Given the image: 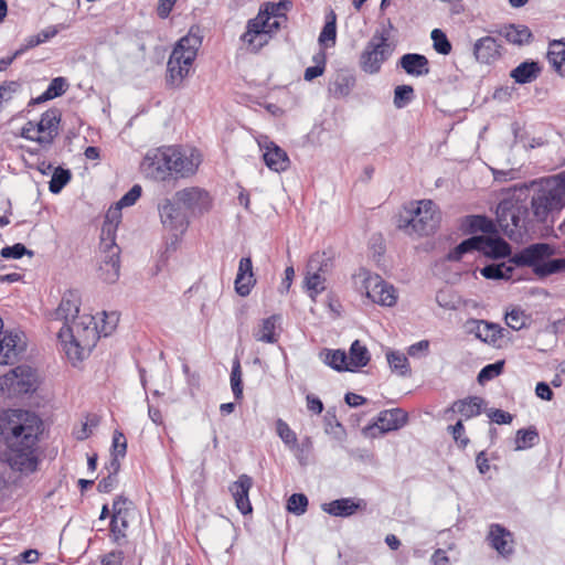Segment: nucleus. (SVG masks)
I'll use <instances>...</instances> for the list:
<instances>
[{
    "instance_id": "obj_36",
    "label": "nucleus",
    "mask_w": 565,
    "mask_h": 565,
    "mask_svg": "<svg viewBox=\"0 0 565 565\" xmlns=\"http://www.w3.org/2000/svg\"><path fill=\"white\" fill-rule=\"evenodd\" d=\"M321 356L323 358V362L327 365H329L330 367H332L333 370L339 371V372H343V371L351 372V367L349 366L348 355H347L345 351L340 350V349H338V350L326 349L321 353Z\"/></svg>"
},
{
    "instance_id": "obj_33",
    "label": "nucleus",
    "mask_w": 565,
    "mask_h": 565,
    "mask_svg": "<svg viewBox=\"0 0 565 565\" xmlns=\"http://www.w3.org/2000/svg\"><path fill=\"white\" fill-rule=\"evenodd\" d=\"M279 321L280 316L277 315H273L266 319H263L257 330L254 332V338L260 342L276 343L278 341L276 327Z\"/></svg>"
},
{
    "instance_id": "obj_22",
    "label": "nucleus",
    "mask_w": 565,
    "mask_h": 565,
    "mask_svg": "<svg viewBox=\"0 0 565 565\" xmlns=\"http://www.w3.org/2000/svg\"><path fill=\"white\" fill-rule=\"evenodd\" d=\"M323 512L340 518H349L358 510H365L366 502L363 499L342 498L321 505Z\"/></svg>"
},
{
    "instance_id": "obj_64",
    "label": "nucleus",
    "mask_w": 565,
    "mask_h": 565,
    "mask_svg": "<svg viewBox=\"0 0 565 565\" xmlns=\"http://www.w3.org/2000/svg\"><path fill=\"white\" fill-rule=\"evenodd\" d=\"M124 561V553L121 551H111L105 554L100 563L103 565H121Z\"/></svg>"
},
{
    "instance_id": "obj_57",
    "label": "nucleus",
    "mask_w": 565,
    "mask_h": 565,
    "mask_svg": "<svg viewBox=\"0 0 565 565\" xmlns=\"http://www.w3.org/2000/svg\"><path fill=\"white\" fill-rule=\"evenodd\" d=\"M448 431L451 434L459 448L465 449L469 445L470 439L465 435L462 419H459L455 425L448 426Z\"/></svg>"
},
{
    "instance_id": "obj_10",
    "label": "nucleus",
    "mask_w": 565,
    "mask_h": 565,
    "mask_svg": "<svg viewBox=\"0 0 565 565\" xmlns=\"http://www.w3.org/2000/svg\"><path fill=\"white\" fill-rule=\"evenodd\" d=\"M526 210L512 202H501L497 207V220L500 228L510 238L521 236L525 231Z\"/></svg>"
},
{
    "instance_id": "obj_62",
    "label": "nucleus",
    "mask_w": 565,
    "mask_h": 565,
    "mask_svg": "<svg viewBox=\"0 0 565 565\" xmlns=\"http://www.w3.org/2000/svg\"><path fill=\"white\" fill-rule=\"evenodd\" d=\"M20 84L17 81L3 82L0 84V104L8 102L13 97V94L19 89Z\"/></svg>"
},
{
    "instance_id": "obj_45",
    "label": "nucleus",
    "mask_w": 565,
    "mask_h": 565,
    "mask_svg": "<svg viewBox=\"0 0 565 565\" xmlns=\"http://www.w3.org/2000/svg\"><path fill=\"white\" fill-rule=\"evenodd\" d=\"M116 231L117 226L114 222H104L100 232L99 249L109 248L111 250L113 247H119L116 244Z\"/></svg>"
},
{
    "instance_id": "obj_35",
    "label": "nucleus",
    "mask_w": 565,
    "mask_h": 565,
    "mask_svg": "<svg viewBox=\"0 0 565 565\" xmlns=\"http://www.w3.org/2000/svg\"><path fill=\"white\" fill-rule=\"evenodd\" d=\"M514 266H516V265L514 263H510V258H509L508 262H503L501 264H491V265L484 266L480 270V273L487 279L510 280V279H514V276H513Z\"/></svg>"
},
{
    "instance_id": "obj_54",
    "label": "nucleus",
    "mask_w": 565,
    "mask_h": 565,
    "mask_svg": "<svg viewBox=\"0 0 565 565\" xmlns=\"http://www.w3.org/2000/svg\"><path fill=\"white\" fill-rule=\"evenodd\" d=\"M503 364V361H499L482 367L477 377L478 382L480 384H484L486 382H489L499 376L502 373Z\"/></svg>"
},
{
    "instance_id": "obj_13",
    "label": "nucleus",
    "mask_w": 565,
    "mask_h": 565,
    "mask_svg": "<svg viewBox=\"0 0 565 565\" xmlns=\"http://www.w3.org/2000/svg\"><path fill=\"white\" fill-rule=\"evenodd\" d=\"M171 156L172 174L180 178H189L196 173L202 158L198 150H183L179 147H169Z\"/></svg>"
},
{
    "instance_id": "obj_46",
    "label": "nucleus",
    "mask_w": 565,
    "mask_h": 565,
    "mask_svg": "<svg viewBox=\"0 0 565 565\" xmlns=\"http://www.w3.org/2000/svg\"><path fill=\"white\" fill-rule=\"evenodd\" d=\"M335 13L331 10L327 15L326 23L319 34V43L327 44L328 42H332L334 44L337 38V24H335Z\"/></svg>"
},
{
    "instance_id": "obj_31",
    "label": "nucleus",
    "mask_w": 565,
    "mask_h": 565,
    "mask_svg": "<svg viewBox=\"0 0 565 565\" xmlns=\"http://www.w3.org/2000/svg\"><path fill=\"white\" fill-rule=\"evenodd\" d=\"M475 328L471 330L478 339L486 343L495 344L503 337V329L495 323L483 320H473Z\"/></svg>"
},
{
    "instance_id": "obj_23",
    "label": "nucleus",
    "mask_w": 565,
    "mask_h": 565,
    "mask_svg": "<svg viewBox=\"0 0 565 565\" xmlns=\"http://www.w3.org/2000/svg\"><path fill=\"white\" fill-rule=\"evenodd\" d=\"M483 398L479 396H469L455 401L450 407L446 408L444 414L447 419H452V414L458 413L463 419H470L481 414Z\"/></svg>"
},
{
    "instance_id": "obj_39",
    "label": "nucleus",
    "mask_w": 565,
    "mask_h": 565,
    "mask_svg": "<svg viewBox=\"0 0 565 565\" xmlns=\"http://www.w3.org/2000/svg\"><path fill=\"white\" fill-rule=\"evenodd\" d=\"M355 85V77L350 74H340L331 85L330 90L337 98L348 96Z\"/></svg>"
},
{
    "instance_id": "obj_63",
    "label": "nucleus",
    "mask_w": 565,
    "mask_h": 565,
    "mask_svg": "<svg viewBox=\"0 0 565 565\" xmlns=\"http://www.w3.org/2000/svg\"><path fill=\"white\" fill-rule=\"evenodd\" d=\"M488 416L493 423L499 425L511 424L513 420V416L510 413L498 408L490 409Z\"/></svg>"
},
{
    "instance_id": "obj_16",
    "label": "nucleus",
    "mask_w": 565,
    "mask_h": 565,
    "mask_svg": "<svg viewBox=\"0 0 565 565\" xmlns=\"http://www.w3.org/2000/svg\"><path fill=\"white\" fill-rule=\"evenodd\" d=\"M0 339V364H13L26 349L25 335L20 332H2Z\"/></svg>"
},
{
    "instance_id": "obj_52",
    "label": "nucleus",
    "mask_w": 565,
    "mask_h": 565,
    "mask_svg": "<svg viewBox=\"0 0 565 565\" xmlns=\"http://www.w3.org/2000/svg\"><path fill=\"white\" fill-rule=\"evenodd\" d=\"M308 498L303 493H294L287 501V510L296 515H301L307 511Z\"/></svg>"
},
{
    "instance_id": "obj_32",
    "label": "nucleus",
    "mask_w": 565,
    "mask_h": 565,
    "mask_svg": "<svg viewBox=\"0 0 565 565\" xmlns=\"http://www.w3.org/2000/svg\"><path fill=\"white\" fill-rule=\"evenodd\" d=\"M541 71L539 62L525 61L513 68L510 76L518 84H527L534 82L540 76Z\"/></svg>"
},
{
    "instance_id": "obj_6",
    "label": "nucleus",
    "mask_w": 565,
    "mask_h": 565,
    "mask_svg": "<svg viewBox=\"0 0 565 565\" xmlns=\"http://www.w3.org/2000/svg\"><path fill=\"white\" fill-rule=\"evenodd\" d=\"M565 207V188L558 179L546 180L531 199V210L536 222L554 223L555 216Z\"/></svg>"
},
{
    "instance_id": "obj_38",
    "label": "nucleus",
    "mask_w": 565,
    "mask_h": 565,
    "mask_svg": "<svg viewBox=\"0 0 565 565\" xmlns=\"http://www.w3.org/2000/svg\"><path fill=\"white\" fill-rule=\"evenodd\" d=\"M386 360L392 372L399 376H407L411 374L408 359L403 352L390 350L386 352Z\"/></svg>"
},
{
    "instance_id": "obj_5",
    "label": "nucleus",
    "mask_w": 565,
    "mask_h": 565,
    "mask_svg": "<svg viewBox=\"0 0 565 565\" xmlns=\"http://www.w3.org/2000/svg\"><path fill=\"white\" fill-rule=\"evenodd\" d=\"M201 45L202 36L199 28H191L189 33L177 42L167 65L169 85L179 86L189 75Z\"/></svg>"
},
{
    "instance_id": "obj_18",
    "label": "nucleus",
    "mask_w": 565,
    "mask_h": 565,
    "mask_svg": "<svg viewBox=\"0 0 565 565\" xmlns=\"http://www.w3.org/2000/svg\"><path fill=\"white\" fill-rule=\"evenodd\" d=\"M98 277L107 282L114 284L120 275V247L99 249Z\"/></svg>"
},
{
    "instance_id": "obj_49",
    "label": "nucleus",
    "mask_w": 565,
    "mask_h": 565,
    "mask_svg": "<svg viewBox=\"0 0 565 565\" xmlns=\"http://www.w3.org/2000/svg\"><path fill=\"white\" fill-rule=\"evenodd\" d=\"M276 430L282 443L289 447V449H295L297 446V436L296 433L289 427V425L282 420L281 418L276 422Z\"/></svg>"
},
{
    "instance_id": "obj_21",
    "label": "nucleus",
    "mask_w": 565,
    "mask_h": 565,
    "mask_svg": "<svg viewBox=\"0 0 565 565\" xmlns=\"http://www.w3.org/2000/svg\"><path fill=\"white\" fill-rule=\"evenodd\" d=\"M81 296L77 290L66 291L58 307L52 312L53 320L63 321L64 324L76 318L79 313Z\"/></svg>"
},
{
    "instance_id": "obj_20",
    "label": "nucleus",
    "mask_w": 565,
    "mask_h": 565,
    "mask_svg": "<svg viewBox=\"0 0 565 565\" xmlns=\"http://www.w3.org/2000/svg\"><path fill=\"white\" fill-rule=\"evenodd\" d=\"M472 53L477 62L491 64L502 56V45L493 36H482L475 42Z\"/></svg>"
},
{
    "instance_id": "obj_50",
    "label": "nucleus",
    "mask_w": 565,
    "mask_h": 565,
    "mask_svg": "<svg viewBox=\"0 0 565 565\" xmlns=\"http://www.w3.org/2000/svg\"><path fill=\"white\" fill-rule=\"evenodd\" d=\"M330 267V258L324 253H315L307 263V270L310 273L326 274Z\"/></svg>"
},
{
    "instance_id": "obj_55",
    "label": "nucleus",
    "mask_w": 565,
    "mask_h": 565,
    "mask_svg": "<svg viewBox=\"0 0 565 565\" xmlns=\"http://www.w3.org/2000/svg\"><path fill=\"white\" fill-rule=\"evenodd\" d=\"M527 317L521 309L514 308L505 313V322L513 330H521L526 326Z\"/></svg>"
},
{
    "instance_id": "obj_27",
    "label": "nucleus",
    "mask_w": 565,
    "mask_h": 565,
    "mask_svg": "<svg viewBox=\"0 0 565 565\" xmlns=\"http://www.w3.org/2000/svg\"><path fill=\"white\" fill-rule=\"evenodd\" d=\"M477 237V252L490 258H503L510 256L511 247L501 237Z\"/></svg>"
},
{
    "instance_id": "obj_19",
    "label": "nucleus",
    "mask_w": 565,
    "mask_h": 565,
    "mask_svg": "<svg viewBox=\"0 0 565 565\" xmlns=\"http://www.w3.org/2000/svg\"><path fill=\"white\" fill-rule=\"evenodd\" d=\"M260 149L264 150L263 159L265 164L275 172H284L290 166V159L287 152L270 141L267 137L258 141Z\"/></svg>"
},
{
    "instance_id": "obj_15",
    "label": "nucleus",
    "mask_w": 565,
    "mask_h": 565,
    "mask_svg": "<svg viewBox=\"0 0 565 565\" xmlns=\"http://www.w3.org/2000/svg\"><path fill=\"white\" fill-rule=\"evenodd\" d=\"M365 295L373 302L392 307L396 303L397 295L393 285L387 284L379 275H370L364 279Z\"/></svg>"
},
{
    "instance_id": "obj_34",
    "label": "nucleus",
    "mask_w": 565,
    "mask_h": 565,
    "mask_svg": "<svg viewBox=\"0 0 565 565\" xmlns=\"http://www.w3.org/2000/svg\"><path fill=\"white\" fill-rule=\"evenodd\" d=\"M371 360L367 348L362 344L359 340H355L349 351L348 363L351 367V372L356 371L360 367H364Z\"/></svg>"
},
{
    "instance_id": "obj_58",
    "label": "nucleus",
    "mask_w": 565,
    "mask_h": 565,
    "mask_svg": "<svg viewBox=\"0 0 565 565\" xmlns=\"http://www.w3.org/2000/svg\"><path fill=\"white\" fill-rule=\"evenodd\" d=\"M0 255L3 258L20 259L24 255L33 256V252L28 249L23 244L17 243L12 246L3 247L0 252Z\"/></svg>"
},
{
    "instance_id": "obj_25",
    "label": "nucleus",
    "mask_w": 565,
    "mask_h": 565,
    "mask_svg": "<svg viewBox=\"0 0 565 565\" xmlns=\"http://www.w3.org/2000/svg\"><path fill=\"white\" fill-rule=\"evenodd\" d=\"M255 285L256 277L253 270L252 258L249 256L242 257L238 264V269L234 281L235 291L241 297H247Z\"/></svg>"
},
{
    "instance_id": "obj_61",
    "label": "nucleus",
    "mask_w": 565,
    "mask_h": 565,
    "mask_svg": "<svg viewBox=\"0 0 565 565\" xmlns=\"http://www.w3.org/2000/svg\"><path fill=\"white\" fill-rule=\"evenodd\" d=\"M142 189L139 184H135L118 202L119 207H128L134 205L140 198Z\"/></svg>"
},
{
    "instance_id": "obj_40",
    "label": "nucleus",
    "mask_w": 565,
    "mask_h": 565,
    "mask_svg": "<svg viewBox=\"0 0 565 565\" xmlns=\"http://www.w3.org/2000/svg\"><path fill=\"white\" fill-rule=\"evenodd\" d=\"M539 441V433L535 427L519 429L515 436V450L532 448Z\"/></svg>"
},
{
    "instance_id": "obj_4",
    "label": "nucleus",
    "mask_w": 565,
    "mask_h": 565,
    "mask_svg": "<svg viewBox=\"0 0 565 565\" xmlns=\"http://www.w3.org/2000/svg\"><path fill=\"white\" fill-rule=\"evenodd\" d=\"M440 213L431 200L409 202L399 212L396 227L411 237L434 234L439 226Z\"/></svg>"
},
{
    "instance_id": "obj_12",
    "label": "nucleus",
    "mask_w": 565,
    "mask_h": 565,
    "mask_svg": "<svg viewBox=\"0 0 565 565\" xmlns=\"http://www.w3.org/2000/svg\"><path fill=\"white\" fill-rule=\"evenodd\" d=\"M174 199L192 215L207 213L213 204L210 193L200 186H190L177 191Z\"/></svg>"
},
{
    "instance_id": "obj_53",
    "label": "nucleus",
    "mask_w": 565,
    "mask_h": 565,
    "mask_svg": "<svg viewBox=\"0 0 565 565\" xmlns=\"http://www.w3.org/2000/svg\"><path fill=\"white\" fill-rule=\"evenodd\" d=\"M231 387L235 399H241L243 397V382L242 370L238 360H236L232 366Z\"/></svg>"
},
{
    "instance_id": "obj_26",
    "label": "nucleus",
    "mask_w": 565,
    "mask_h": 565,
    "mask_svg": "<svg viewBox=\"0 0 565 565\" xmlns=\"http://www.w3.org/2000/svg\"><path fill=\"white\" fill-rule=\"evenodd\" d=\"M397 67H401L407 75L413 77H423L430 72L428 58L419 53L402 55L397 62Z\"/></svg>"
},
{
    "instance_id": "obj_51",
    "label": "nucleus",
    "mask_w": 565,
    "mask_h": 565,
    "mask_svg": "<svg viewBox=\"0 0 565 565\" xmlns=\"http://www.w3.org/2000/svg\"><path fill=\"white\" fill-rule=\"evenodd\" d=\"M430 38L433 40V46L437 53L448 55L451 52V43L440 29H434Z\"/></svg>"
},
{
    "instance_id": "obj_47",
    "label": "nucleus",
    "mask_w": 565,
    "mask_h": 565,
    "mask_svg": "<svg viewBox=\"0 0 565 565\" xmlns=\"http://www.w3.org/2000/svg\"><path fill=\"white\" fill-rule=\"evenodd\" d=\"M467 224L472 232H482L488 234L495 232L493 222L484 215L468 216Z\"/></svg>"
},
{
    "instance_id": "obj_48",
    "label": "nucleus",
    "mask_w": 565,
    "mask_h": 565,
    "mask_svg": "<svg viewBox=\"0 0 565 565\" xmlns=\"http://www.w3.org/2000/svg\"><path fill=\"white\" fill-rule=\"evenodd\" d=\"M476 243V236L462 241L459 245H457L452 250L448 253L447 259L450 262H457L460 260L465 254L477 252Z\"/></svg>"
},
{
    "instance_id": "obj_43",
    "label": "nucleus",
    "mask_w": 565,
    "mask_h": 565,
    "mask_svg": "<svg viewBox=\"0 0 565 565\" xmlns=\"http://www.w3.org/2000/svg\"><path fill=\"white\" fill-rule=\"evenodd\" d=\"M72 174L68 169L61 167L54 168L52 179L49 183V190L53 194H57L71 181Z\"/></svg>"
},
{
    "instance_id": "obj_14",
    "label": "nucleus",
    "mask_w": 565,
    "mask_h": 565,
    "mask_svg": "<svg viewBox=\"0 0 565 565\" xmlns=\"http://www.w3.org/2000/svg\"><path fill=\"white\" fill-rule=\"evenodd\" d=\"M180 205L181 204L178 203L175 199L173 201L164 199L158 205L163 227L168 231L174 232V235L183 233L189 225L188 216Z\"/></svg>"
},
{
    "instance_id": "obj_60",
    "label": "nucleus",
    "mask_w": 565,
    "mask_h": 565,
    "mask_svg": "<svg viewBox=\"0 0 565 565\" xmlns=\"http://www.w3.org/2000/svg\"><path fill=\"white\" fill-rule=\"evenodd\" d=\"M67 82L64 77H55L51 81L46 88V98H55L66 92Z\"/></svg>"
},
{
    "instance_id": "obj_41",
    "label": "nucleus",
    "mask_w": 565,
    "mask_h": 565,
    "mask_svg": "<svg viewBox=\"0 0 565 565\" xmlns=\"http://www.w3.org/2000/svg\"><path fill=\"white\" fill-rule=\"evenodd\" d=\"M305 285L309 296L315 300L326 289L324 274L306 271Z\"/></svg>"
},
{
    "instance_id": "obj_28",
    "label": "nucleus",
    "mask_w": 565,
    "mask_h": 565,
    "mask_svg": "<svg viewBox=\"0 0 565 565\" xmlns=\"http://www.w3.org/2000/svg\"><path fill=\"white\" fill-rule=\"evenodd\" d=\"M488 540L490 545L502 556L513 553V539L510 531L500 524H491Z\"/></svg>"
},
{
    "instance_id": "obj_9",
    "label": "nucleus",
    "mask_w": 565,
    "mask_h": 565,
    "mask_svg": "<svg viewBox=\"0 0 565 565\" xmlns=\"http://www.w3.org/2000/svg\"><path fill=\"white\" fill-rule=\"evenodd\" d=\"M38 387L36 372L28 365H20L0 377V391L9 396L32 393Z\"/></svg>"
},
{
    "instance_id": "obj_3",
    "label": "nucleus",
    "mask_w": 565,
    "mask_h": 565,
    "mask_svg": "<svg viewBox=\"0 0 565 565\" xmlns=\"http://www.w3.org/2000/svg\"><path fill=\"white\" fill-rule=\"evenodd\" d=\"M290 4L287 0L278 3L267 2L258 14L248 20L246 31L241 35L243 43L247 45L250 52H258L270 41L275 34L286 23L287 17L282 12Z\"/></svg>"
},
{
    "instance_id": "obj_37",
    "label": "nucleus",
    "mask_w": 565,
    "mask_h": 565,
    "mask_svg": "<svg viewBox=\"0 0 565 565\" xmlns=\"http://www.w3.org/2000/svg\"><path fill=\"white\" fill-rule=\"evenodd\" d=\"M547 58L552 67L562 76L565 75V43L553 41L550 44Z\"/></svg>"
},
{
    "instance_id": "obj_17",
    "label": "nucleus",
    "mask_w": 565,
    "mask_h": 565,
    "mask_svg": "<svg viewBox=\"0 0 565 565\" xmlns=\"http://www.w3.org/2000/svg\"><path fill=\"white\" fill-rule=\"evenodd\" d=\"M61 110L57 108H51L44 111L36 122V142L43 147L51 146L54 139L58 135V126L61 122Z\"/></svg>"
},
{
    "instance_id": "obj_56",
    "label": "nucleus",
    "mask_w": 565,
    "mask_h": 565,
    "mask_svg": "<svg viewBox=\"0 0 565 565\" xmlns=\"http://www.w3.org/2000/svg\"><path fill=\"white\" fill-rule=\"evenodd\" d=\"M313 448V443L310 437H305L300 443L297 441V446L295 449H291L295 452L296 458L298 459L300 465H306Z\"/></svg>"
},
{
    "instance_id": "obj_30",
    "label": "nucleus",
    "mask_w": 565,
    "mask_h": 565,
    "mask_svg": "<svg viewBox=\"0 0 565 565\" xmlns=\"http://www.w3.org/2000/svg\"><path fill=\"white\" fill-rule=\"evenodd\" d=\"M499 35L513 45H524L532 41L533 34L531 30L523 24H507L498 30Z\"/></svg>"
},
{
    "instance_id": "obj_29",
    "label": "nucleus",
    "mask_w": 565,
    "mask_h": 565,
    "mask_svg": "<svg viewBox=\"0 0 565 565\" xmlns=\"http://www.w3.org/2000/svg\"><path fill=\"white\" fill-rule=\"evenodd\" d=\"M408 419V415L402 408H392L379 414L376 426L382 433H388L402 428Z\"/></svg>"
},
{
    "instance_id": "obj_2",
    "label": "nucleus",
    "mask_w": 565,
    "mask_h": 565,
    "mask_svg": "<svg viewBox=\"0 0 565 565\" xmlns=\"http://www.w3.org/2000/svg\"><path fill=\"white\" fill-rule=\"evenodd\" d=\"M106 318L107 320L104 321L100 329H98L94 317L90 315H78L68 323L63 324L58 331V338L64 344V350L71 361H82L95 347L100 335L107 337L115 330L119 319L118 315L111 312L106 315Z\"/></svg>"
},
{
    "instance_id": "obj_44",
    "label": "nucleus",
    "mask_w": 565,
    "mask_h": 565,
    "mask_svg": "<svg viewBox=\"0 0 565 565\" xmlns=\"http://www.w3.org/2000/svg\"><path fill=\"white\" fill-rule=\"evenodd\" d=\"M131 501H129L124 495H118L113 502V514H111V523H114V527L116 532L119 533V527L117 524L121 518H127Z\"/></svg>"
},
{
    "instance_id": "obj_11",
    "label": "nucleus",
    "mask_w": 565,
    "mask_h": 565,
    "mask_svg": "<svg viewBox=\"0 0 565 565\" xmlns=\"http://www.w3.org/2000/svg\"><path fill=\"white\" fill-rule=\"evenodd\" d=\"M169 150V147H161L147 152L141 167L148 178L156 181L170 179L172 170Z\"/></svg>"
},
{
    "instance_id": "obj_8",
    "label": "nucleus",
    "mask_w": 565,
    "mask_h": 565,
    "mask_svg": "<svg viewBox=\"0 0 565 565\" xmlns=\"http://www.w3.org/2000/svg\"><path fill=\"white\" fill-rule=\"evenodd\" d=\"M394 46L390 43V32L376 30L360 54L359 66L369 74L381 72L382 65L392 56Z\"/></svg>"
},
{
    "instance_id": "obj_59",
    "label": "nucleus",
    "mask_w": 565,
    "mask_h": 565,
    "mask_svg": "<svg viewBox=\"0 0 565 565\" xmlns=\"http://www.w3.org/2000/svg\"><path fill=\"white\" fill-rule=\"evenodd\" d=\"M126 451L127 440L125 435L119 430H115L111 444V456L124 458L126 456Z\"/></svg>"
},
{
    "instance_id": "obj_42",
    "label": "nucleus",
    "mask_w": 565,
    "mask_h": 565,
    "mask_svg": "<svg viewBox=\"0 0 565 565\" xmlns=\"http://www.w3.org/2000/svg\"><path fill=\"white\" fill-rule=\"evenodd\" d=\"M415 98V92L411 85H398L394 89L393 104L395 108L402 109L409 105Z\"/></svg>"
},
{
    "instance_id": "obj_1",
    "label": "nucleus",
    "mask_w": 565,
    "mask_h": 565,
    "mask_svg": "<svg viewBox=\"0 0 565 565\" xmlns=\"http://www.w3.org/2000/svg\"><path fill=\"white\" fill-rule=\"evenodd\" d=\"M42 420L28 411H14L9 422L6 439L9 451L7 461L17 471L29 473L36 470V445L42 433Z\"/></svg>"
},
{
    "instance_id": "obj_7",
    "label": "nucleus",
    "mask_w": 565,
    "mask_h": 565,
    "mask_svg": "<svg viewBox=\"0 0 565 565\" xmlns=\"http://www.w3.org/2000/svg\"><path fill=\"white\" fill-rule=\"evenodd\" d=\"M553 254L554 249L550 244L536 243L510 256V263L518 267H532L539 277H547L565 269V258L545 260Z\"/></svg>"
},
{
    "instance_id": "obj_24",
    "label": "nucleus",
    "mask_w": 565,
    "mask_h": 565,
    "mask_svg": "<svg viewBox=\"0 0 565 565\" xmlns=\"http://www.w3.org/2000/svg\"><path fill=\"white\" fill-rule=\"evenodd\" d=\"M253 486V479L248 475H241L236 481L230 486L236 508L242 514H248L253 508L248 498L249 490Z\"/></svg>"
}]
</instances>
